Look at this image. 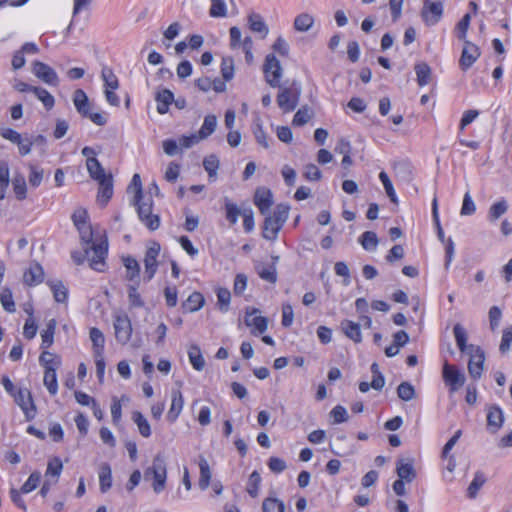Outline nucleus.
Returning a JSON list of instances; mask_svg holds the SVG:
<instances>
[{
	"mask_svg": "<svg viewBox=\"0 0 512 512\" xmlns=\"http://www.w3.org/2000/svg\"><path fill=\"white\" fill-rule=\"evenodd\" d=\"M290 207L286 204H278L272 215L265 217L263 237L274 241L289 216Z\"/></svg>",
	"mask_w": 512,
	"mask_h": 512,
	"instance_id": "1",
	"label": "nucleus"
},
{
	"mask_svg": "<svg viewBox=\"0 0 512 512\" xmlns=\"http://www.w3.org/2000/svg\"><path fill=\"white\" fill-rule=\"evenodd\" d=\"M144 478L149 480L153 478L152 488L156 494L161 493L165 489L167 479V468L164 457L157 454L152 465L144 471Z\"/></svg>",
	"mask_w": 512,
	"mask_h": 512,
	"instance_id": "2",
	"label": "nucleus"
},
{
	"mask_svg": "<svg viewBox=\"0 0 512 512\" xmlns=\"http://www.w3.org/2000/svg\"><path fill=\"white\" fill-rule=\"evenodd\" d=\"M132 204L137 207V213L140 221L151 231H154L160 226V217L158 214L153 213V200L151 196H145L139 199V202L132 201Z\"/></svg>",
	"mask_w": 512,
	"mask_h": 512,
	"instance_id": "3",
	"label": "nucleus"
},
{
	"mask_svg": "<svg viewBox=\"0 0 512 512\" xmlns=\"http://www.w3.org/2000/svg\"><path fill=\"white\" fill-rule=\"evenodd\" d=\"M85 253L89 261L90 267L98 272H103L106 268V256L108 253L107 239L101 240L99 243H93L91 247L85 248Z\"/></svg>",
	"mask_w": 512,
	"mask_h": 512,
	"instance_id": "4",
	"label": "nucleus"
},
{
	"mask_svg": "<svg viewBox=\"0 0 512 512\" xmlns=\"http://www.w3.org/2000/svg\"><path fill=\"white\" fill-rule=\"evenodd\" d=\"M113 328L116 341L121 345H126L130 341L133 332L129 316L124 312H115L113 314Z\"/></svg>",
	"mask_w": 512,
	"mask_h": 512,
	"instance_id": "5",
	"label": "nucleus"
},
{
	"mask_svg": "<svg viewBox=\"0 0 512 512\" xmlns=\"http://www.w3.org/2000/svg\"><path fill=\"white\" fill-rule=\"evenodd\" d=\"M32 73L35 75L43 83L57 87L60 83L59 76L57 72L48 64L36 60L32 63Z\"/></svg>",
	"mask_w": 512,
	"mask_h": 512,
	"instance_id": "6",
	"label": "nucleus"
},
{
	"mask_svg": "<svg viewBox=\"0 0 512 512\" xmlns=\"http://www.w3.org/2000/svg\"><path fill=\"white\" fill-rule=\"evenodd\" d=\"M468 372L473 379H479L484 371L485 353L479 346L470 345Z\"/></svg>",
	"mask_w": 512,
	"mask_h": 512,
	"instance_id": "7",
	"label": "nucleus"
},
{
	"mask_svg": "<svg viewBox=\"0 0 512 512\" xmlns=\"http://www.w3.org/2000/svg\"><path fill=\"white\" fill-rule=\"evenodd\" d=\"M263 72L266 77L267 83L271 87L280 86V78L282 77V67L280 61L274 54H268L263 66Z\"/></svg>",
	"mask_w": 512,
	"mask_h": 512,
	"instance_id": "8",
	"label": "nucleus"
},
{
	"mask_svg": "<svg viewBox=\"0 0 512 512\" xmlns=\"http://www.w3.org/2000/svg\"><path fill=\"white\" fill-rule=\"evenodd\" d=\"M161 247L158 242H151L146 250L144 257V279L150 281L158 268L157 257L159 256Z\"/></svg>",
	"mask_w": 512,
	"mask_h": 512,
	"instance_id": "9",
	"label": "nucleus"
},
{
	"mask_svg": "<svg viewBox=\"0 0 512 512\" xmlns=\"http://www.w3.org/2000/svg\"><path fill=\"white\" fill-rule=\"evenodd\" d=\"M443 380L451 393L457 391L465 383V375L455 366L445 362L442 371Z\"/></svg>",
	"mask_w": 512,
	"mask_h": 512,
	"instance_id": "10",
	"label": "nucleus"
},
{
	"mask_svg": "<svg viewBox=\"0 0 512 512\" xmlns=\"http://www.w3.org/2000/svg\"><path fill=\"white\" fill-rule=\"evenodd\" d=\"M14 400L21 408L27 420H32L36 416V407L32 399L30 390L27 388L19 389L14 395Z\"/></svg>",
	"mask_w": 512,
	"mask_h": 512,
	"instance_id": "11",
	"label": "nucleus"
},
{
	"mask_svg": "<svg viewBox=\"0 0 512 512\" xmlns=\"http://www.w3.org/2000/svg\"><path fill=\"white\" fill-rule=\"evenodd\" d=\"M443 15V5L441 2L424 0L421 16L428 26L437 24Z\"/></svg>",
	"mask_w": 512,
	"mask_h": 512,
	"instance_id": "12",
	"label": "nucleus"
},
{
	"mask_svg": "<svg viewBox=\"0 0 512 512\" xmlns=\"http://www.w3.org/2000/svg\"><path fill=\"white\" fill-rule=\"evenodd\" d=\"M299 91L290 88H284L277 96V104L280 109L287 113L293 111L299 103Z\"/></svg>",
	"mask_w": 512,
	"mask_h": 512,
	"instance_id": "13",
	"label": "nucleus"
},
{
	"mask_svg": "<svg viewBox=\"0 0 512 512\" xmlns=\"http://www.w3.org/2000/svg\"><path fill=\"white\" fill-rule=\"evenodd\" d=\"M463 41L464 47L459 60V66L463 71H467L477 61L481 53L475 44L468 40Z\"/></svg>",
	"mask_w": 512,
	"mask_h": 512,
	"instance_id": "14",
	"label": "nucleus"
},
{
	"mask_svg": "<svg viewBox=\"0 0 512 512\" xmlns=\"http://www.w3.org/2000/svg\"><path fill=\"white\" fill-rule=\"evenodd\" d=\"M254 204L257 206L261 214L266 215L273 205V195L271 190L265 187L257 188L254 195Z\"/></svg>",
	"mask_w": 512,
	"mask_h": 512,
	"instance_id": "15",
	"label": "nucleus"
},
{
	"mask_svg": "<svg viewBox=\"0 0 512 512\" xmlns=\"http://www.w3.org/2000/svg\"><path fill=\"white\" fill-rule=\"evenodd\" d=\"M244 322L246 326L253 327L259 334L267 330V318L259 315L258 309L247 311Z\"/></svg>",
	"mask_w": 512,
	"mask_h": 512,
	"instance_id": "16",
	"label": "nucleus"
},
{
	"mask_svg": "<svg viewBox=\"0 0 512 512\" xmlns=\"http://www.w3.org/2000/svg\"><path fill=\"white\" fill-rule=\"evenodd\" d=\"M44 279V271L40 264L32 263L23 274V281L28 286L40 284Z\"/></svg>",
	"mask_w": 512,
	"mask_h": 512,
	"instance_id": "17",
	"label": "nucleus"
},
{
	"mask_svg": "<svg viewBox=\"0 0 512 512\" xmlns=\"http://www.w3.org/2000/svg\"><path fill=\"white\" fill-rule=\"evenodd\" d=\"M504 415L499 406H490L487 413V426L493 432H497L503 425Z\"/></svg>",
	"mask_w": 512,
	"mask_h": 512,
	"instance_id": "18",
	"label": "nucleus"
},
{
	"mask_svg": "<svg viewBox=\"0 0 512 512\" xmlns=\"http://www.w3.org/2000/svg\"><path fill=\"white\" fill-rule=\"evenodd\" d=\"M315 23V17L308 13L302 12L298 14L293 21V28L300 33L308 32Z\"/></svg>",
	"mask_w": 512,
	"mask_h": 512,
	"instance_id": "19",
	"label": "nucleus"
},
{
	"mask_svg": "<svg viewBox=\"0 0 512 512\" xmlns=\"http://www.w3.org/2000/svg\"><path fill=\"white\" fill-rule=\"evenodd\" d=\"M396 472H397L399 479H402L407 483L412 482L414 480V478L416 477V472L413 467L412 460H408V461H404L402 459L399 460L397 462Z\"/></svg>",
	"mask_w": 512,
	"mask_h": 512,
	"instance_id": "20",
	"label": "nucleus"
},
{
	"mask_svg": "<svg viewBox=\"0 0 512 512\" xmlns=\"http://www.w3.org/2000/svg\"><path fill=\"white\" fill-rule=\"evenodd\" d=\"M184 400L180 391L172 393L171 406L167 413V420L171 423L175 422L183 409Z\"/></svg>",
	"mask_w": 512,
	"mask_h": 512,
	"instance_id": "21",
	"label": "nucleus"
},
{
	"mask_svg": "<svg viewBox=\"0 0 512 512\" xmlns=\"http://www.w3.org/2000/svg\"><path fill=\"white\" fill-rule=\"evenodd\" d=\"M453 334L458 349L463 353L470 352V345L467 344L468 333L460 323L454 325Z\"/></svg>",
	"mask_w": 512,
	"mask_h": 512,
	"instance_id": "22",
	"label": "nucleus"
},
{
	"mask_svg": "<svg viewBox=\"0 0 512 512\" xmlns=\"http://www.w3.org/2000/svg\"><path fill=\"white\" fill-rule=\"evenodd\" d=\"M341 329L343 333L355 343H360L362 341V334L358 323L350 320H343L341 322Z\"/></svg>",
	"mask_w": 512,
	"mask_h": 512,
	"instance_id": "23",
	"label": "nucleus"
},
{
	"mask_svg": "<svg viewBox=\"0 0 512 512\" xmlns=\"http://www.w3.org/2000/svg\"><path fill=\"white\" fill-rule=\"evenodd\" d=\"M90 340L93 345V352L95 357L103 356L104 345H105V337L103 333L96 327L90 329Z\"/></svg>",
	"mask_w": 512,
	"mask_h": 512,
	"instance_id": "24",
	"label": "nucleus"
},
{
	"mask_svg": "<svg viewBox=\"0 0 512 512\" xmlns=\"http://www.w3.org/2000/svg\"><path fill=\"white\" fill-rule=\"evenodd\" d=\"M155 100L157 102V111L160 114H165L168 111L169 105L174 100V95L170 90L163 89L157 92Z\"/></svg>",
	"mask_w": 512,
	"mask_h": 512,
	"instance_id": "25",
	"label": "nucleus"
},
{
	"mask_svg": "<svg viewBox=\"0 0 512 512\" xmlns=\"http://www.w3.org/2000/svg\"><path fill=\"white\" fill-rule=\"evenodd\" d=\"M249 28L256 33L262 34V37H266L269 33V28L263 20L262 16L256 13H252L248 16Z\"/></svg>",
	"mask_w": 512,
	"mask_h": 512,
	"instance_id": "26",
	"label": "nucleus"
},
{
	"mask_svg": "<svg viewBox=\"0 0 512 512\" xmlns=\"http://www.w3.org/2000/svg\"><path fill=\"white\" fill-rule=\"evenodd\" d=\"M73 103L77 111L82 116L88 115V110L90 109L89 100L86 93L82 89L75 90L73 94Z\"/></svg>",
	"mask_w": 512,
	"mask_h": 512,
	"instance_id": "27",
	"label": "nucleus"
},
{
	"mask_svg": "<svg viewBox=\"0 0 512 512\" xmlns=\"http://www.w3.org/2000/svg\"><path fill=\"white\" fill-rule=\"evenodd\" d=\"M87 170L89 172V175L91 178L95 179L96 181H103L104 179L109 178V175L107 176L104 172L103 167L99 163V161L96 158H89L86 161Z\"/></svg>",
	"mask_w": 512,
	"mask_h": 512,
	"instance_id": "28",
	"label": "nucleus"
},
{
	"mask_svg": "<svg viewBox=\"0 0 512 512\" xmlns=\"http://www.w3.org/2000/svg\"><path fill=\"white\" fill-rule=\"evenodd\" d=\"M188 357L191 365L197 371H201L205 366V360L202 356L200 347L197 344H191L188 349Z\"/></svg>",
	"mask_w": 512,
	"mask_h": 512,
	"instance_id": "29",
	"label": "nucleus"
},
{
	"mask_svg": "<svg viewBox=\"0 0 512 512\" xmlns=\"http://www.w3.org/2000/svg\"><path fill=\"white\" fill-rule=\"evenodd\" d=\"M199 469H200V478H199V487L201 490H206L211 481V470L208 464V461L200 456L199 458Z\"/></svg>",
	"mask_w": 512,
	"mask_h": 512,
	"instance_id": "30",
	"label": "nucleus"
},
{
	"mask_svg": "<svg viewBox=\"0 0 512 512\" xmlns=\"http://www.w3.org/2000/svg\"><path fill=\"white\" fill-rule=\"evenodd\" d=\"M124 266L127 270V279L130 281H136V284H139V277H140V265L138 261L133 257H126L123 260Z\"/></svg>",
	"mask_w": 512,
	"mask_h": 512,
	"instance_id": "31",
	"label": "nucleus"
},
{
	"mask_svg": "<svg viewBox=\"0 0 512 512\" xmlns=\"http://www.w3.org/2000/svg\"><path fill=\"white\" fill-rule=\"evenodd\" d=\"M99 185L98 201L105 205L113 194L112 176L109 175V178L99 181Z\"/></svg>",
	"mask_w": 512,
	"mask_h": 512,
	"instance_id": "32",
	"label": "nucleus"
},
{
	"mask_svg": "<svg viewBox=\"0 0 512 512\" xmlns=\"http://www.w3.org/2000/svg\"><path fill=\"white\" fill-rule=\"evenodd\" d=\"M39 362L45 370H48L49 367L53 368V370H57L61 366L60 356L49 351H43L40 354Z\"/></svg>",
	"mask_w": 512,
	"mask_h": 512,
	"instance_id": "33",
	"label": "nucleus"
},
{
	"mask_svg": "<svg viewBox=\"0 0 512 512\" xmlns=\"http://www.w3.org/2000/svg\"><path fill=\"white\" fill-rule=\"evenodd\" d=\"M100 490L105 493L112 486V472L108 463H103L99 471Z\"/></svg>",
	"mask_w": 512,
	"mask_h": 512,
	"instance_id": "34",
	"label": "nucleus"
},
{
	"mask_svg": "<svg viewBox=\"0 0 512 512\" xmlns=\"http://www.w3.org/2000/svg\"><path fill=\"white\" fill-rule=\"evenodd\" d=\"M48 285L53 293L54 300L58 303H65L68 298V289L60 281H49Z\"/></svg>",
	"mask_w": 512,
	"mask_h": 512,
	"instance_id": "35",
	"label": "nucleus"
},
{
	"mask_svg": "<svg viewBox=\"0 0 512 512\" xmlns=\"http://www.w3.org/2000/svg\"><path fill=\"white\" fill-rule=\"evenodd\" d=\"M256 271L262 280L272 284L276 283L278 277L277 270L274 265L267 266L264 264H259L256 266Z\"/></svg>",
	"mask_w": 512,
	"mask_h": 512,
	"instance_id": "36",
	"label": "nucleus"
},
{
	"mask_svg": "<svg viewBox=\"0 0 512 512\" xmlns=\"http://www.w3.org/2000/svg\"><path fill=\"white\" fill-rule=\"evenodd\" d=\"M204 297L199 292L192 293L183 304L184 309L188 312H196L200 310L204 305Z\"/></svg>",
	"mask_w": 512,
	"mask_h": 512,
	"instance_id": "37",
	"label": "nucleus"
},
{
	"mask_svg": "<svg viewBox=\"0 0 512 512\" xmlns=\"http://www.w3.org/2000/svg\"><path fill=\"white\" fill-rule=\"evenodd\" d=\"M33 94L37 97L39 101L42 102L43 106L47 110H51L54 107L55 99L53 95L46 89L37 86L35 89H33Z\"/></svg>",
	"mask_w": 512,
	"mask_h": 512,
	"instance_id": "38",
	"label": "nucleus"
},
{
	"mask_svg": "<svg viewBox=\"0 0 512 512\" xmlns=\"http://www.w3.org/2000/svg\"><path fill=\"white\" fill-rule=\"evenodd\" d=\"M415 72L419 86H425L429 83L431 77V69L427 63L421 62L416 64Z\"/></svg>",
	"mask_w": 512,
	"mask_h": 512,
	"instance_id": "39",
	"label": "nucleus"
},
{
	"mask_svg": "<svg viewBox=\"0 0 512 512\" xmlns=\"http://www.w3.org/2000/svg\"><path fill=\"white\" fill-rule=\"evenodd\" d=\"M508 210V203L505 199H501L500 201L494 203L488 212V219L491 222H495L498 220L503 214H505Z\"/></svg>",
	"mask_w": 512,
	"mask_h": 512,
	"instance_id": "40",
	"label": "nucleus"
},
{
	"mask_svg": "<svg viewBox=\"0 0 512 512\" xmlns=\"http://www.w3.org/2000/svg\"><path fill=\"white\" fill-rule=\"evenodd\" d=\"M43 383L51 395H56L58 391L56 370L50 367L48 370H45Z\"/></svg>",
	"mask_w": 512,
	"mask_h": 512,
	"instance_id": "41",
	"label": "nucleus"
},
{
	"mask_svg": "<svg viewBox=\"0 0 512 512\" xmlns=\"http://www.w3.org/2000/svg\"><path fill=\"white\" fill-rule=\"evenodd\" d=\"M55 329H56V320L55 319L49 320V322L46 325L45 330L41 334V338H42L41 347L42 348H45V349L49 348L53 344Z\"/></svg>",
	"mask_w": 512,
	"mask_h": 512,
	"instance_id": "42",
	"label": "nucleus"
},
{
	"mask_svg": "<svg viewBox=\"0 0 512 512\" xmlns=\"http://www.w3.org/2000/svg\"><path fill=\"white\" fill-rule=\"evenodd\" d=\"M217 126V118L214 115H208L204 118V122L199 130L198 136L201 137V139L207 138L209 135H211Z\"/></svg>",
	"mask_w": 512,
	"mask_h": 512,
	"instance_id": "43",
	"label": "nucleus"
},
{
	"mask_svg": "<svg viewBox=\"0 0 512 512\" xmlns=\"http://www.w3.org/2000/svg\"><path fill=\"white\" fill-rule=\"evenodd\" d=\"M132 419L137 425L139 433L143 437L148 438L151 435V428L147 419L142 415V413L139 411L133 412Z\"/></svg>",
	"mask_w": 512,
	"mask_h": 512,
	"instance_id": "44",
	"label": "nucleus"
},
{
	"mask_svg": "<svg viewBox=\"0 0 512 512\" xmlns=\"http://www.w3.org/2000/svg\"><path fill=\"white\" fill-rule=\"evenodd\" d=\"M486 478L481 471H477L472 482L467 489V496L471 499L475 498L480 488L485 484Z\"/></svg>",
	"mask_w": 512,
	"mask_h": 512,
	"instance_id": "45",
	"label": "nucleus"
},
{
	"mask_svg": "<svg viewBox=\"0 0 512 512\" xmlns=\"http://www.w3.org/2000/svg\"><path fill=\"white\" fill-rule=\"evenodd\" d=\"M101 78L104 81L105 89H118L119 81L111 68L104 67L101 71Z\"/></svg>",
	"mask_w": 512,
	"mask_h": 512,
	"instance_id": "46",
	"label": "nucleus"
},
{
	"mask_svg": "<svg viewBox=\"0 0 512 512\" xmlns=\"http://www.w3.org/2000/svg\"><path fill=\"white\" fill-rule=\"evenodd\" d=\"M253 134H254V137H255L257 143H259L265 149L269 148L268 137H267L266 133L264 132L263 125L259 118H257L254 121Z\"/></svg>",
	"mask_w": 512,
	"mask_h": 512,
	"instance_id": "47",
	"label": "nucleus"
},
{
	"mask_svg": "<svg viewBox=\"0 0 512 512\" xmlns=\"http://www.w3.org/2000/svg\"><path fill=\"white\" fill-rule=\"evenodd\" d=\"M360 243L365 250L372 251L378 246V237L373 231H366L360 237Z\"/></svg>",
	"mask_w": 512,
	"mask_h": 512,
	"instance_id": "48",
	"label": "nucleus"
},
{
	"mask_svg": "<svg viewBox=\"0 0 512 512\" xmlns=\"http://www.w3.org/2000/svg\"><path fill=\"white\" fill-rule=\"evenodd\" d=\"M284 510V503L277 498L269 497L264 499L262 503L263 512H284Z\"/></svg>",
	"mask_w": 512,
	"mask_h": 512,
	"instance_id": "49",
	"label": "nucleus"
},
{
	"mask_svg": "<svg viewBox=\"0 0 512 512\" xmlns=\"http://www.w3.org/2000/svg\"><path fill=\"white\" fill-rule=\"evenodd\" d=\"M63 470V464L59 457H53L48 461L47 469H46V476H52L58 479L61 472ZM57 480L54 481L56 483Z\"/></svg>",
	"mask_w": 512,
	"mask_h": 512,
	"instance_id": "50",
	"label": "nucleus"
},
{
	"mask_svg": "<svg viewBox=\"0 0 512 512\" xmlns=\"http://www.w3.org/2000/svg\"><path fill=\"white\" fill-rule=\"evenodd\" d=\"M128 192H133L134 197L132 201L139 202V199L145 197L142 190V182L139 174H134L132 180L128 186Z\"/></svg>",
	"mask_w": 512,
	"mask_h": 512,
	"instance_id": "51",
	"label": "nucleus"
},
{
	"mask_svg": "<svg viewBox=\"0 0 512 512\" xmlns=\"http://www.w3.org/2000/svg\"><path fill=\"white\" fill-rule=\"evenodd\" d=\"M225 211L226 218L231 224H235L238 220V217L242 216V211L237 207L236 204L232 203L229 199H225Z\"/></svg>",
	"mask_w": 512,
	"mask_h": 512,
	"instance_id": "52",
	"label": "nucleus"
},
{
	"mask_svg": "<svg viewBox=\"0 0 512 512\" xmlns=\"http://www.w3.org/2000/svg\"><path fill=\"white\" fill-rule=\"evenodd\" d=\"M260 483V474L257 471H253L249 476L247 484V492L251 497L255 498L258 496Z\"/></svg>",
	"mask_w": 512,
	"mask_h": 512,
	"instance_id": "53",
	"label": "nucleus"
},
{
	"mask_svg": "<svg viewBox=\"0 0 512 512\" xmlns=\"http://www.w3.org/2000/svg\"><path fill=\"white\" fill-rule=\"evenodd\" d=\"M313 113L311 109L307 106L300 108L293 118V125L295 126H303L311 119Z\"/></svg>",
	"mask_w": 512,
	"mask_h": 512,
	"instance_id": "54",
	"label": "nucleus"
},
{
	"mask_svg": "<svg viewBox=\"0 0 512 512\" xmlns=\"http://www.w3.org/2000/svg\"><path fill=\"white\" fill-rule=\"evenodd\" d=\"M397 395L403 401H410L415 397V389L409 382H402L397 387Z\"/></svg>",
	"mask_w": 512,
	"mask_h": 512,
	"instance_id": "55",
	"label": "nucleus"
},
{
	"mask_svg": "<svg viewBox=\"0 0 512 512\" xmlns=\"http://www.w3.org/2000/svg\"><path fill=\"white\" fill-rule=\"evenodd\" d=\"M0 302L7 312L13 313L15 311V303L10 289L4 288L2 290L0 294Z\"/></svg>",
	"mask_w": 512,
	"mask_h": 512,
	"instance_id": "56",
	"label": "nucleus"
},
{
	"mask_svg": "<svg viewBox=\"0 0 512 512\" xmlns=\"http://www.w3.org/2000/svg\"><path fill=\"white\" fill-rule=\"evenodd\" d=\"M41 480V473L39 471H34L30 474L27 481L22 485L21 492L22 493H30L34 489L37 488Z\"/></svg>",
	"mask_w": 512,
	"mask_h": 512,
	"instance_id": "57",
	"label": "nucleus"
},
{
	"mask_svg": "<svg viewBox=\"0 0 512 512\" xmlns=\"http://www.w3.org/2000/svg\"><path fill=\"white\" fill-rule=\"evenodd\" d=\"M221 74L225 81H230L234 76V61L231 57L222 58Z\"/></svg>",
	"mask_w": 512,
	"mask_h": 512,
	"instance_id": "58",
	"label": "nucleus"
},
{
	"mask_svg": "<svg viewBox=\"0 0 512 512\" xmlns=\"http://www.w3.org/2000/svg\"><path fill=\"white\" fill-rule=\"evenodd\" d=\"M13 190L18 200L26 198V182L23 176L19 175L13 179Z\"/></svg>",
	"mask_w": 512,
	"mask_h": 512,
	"instance_id": "59",
	"label": "nucleus"
},
{
	"mask_svg": "<svg viewBox=\"0 0 512 512\" xmlns=\"http://www.w3.org/2000/svg\"><path fill=\"white\" fill-rule=\"evenodd\" d=\"M231 300V293L226 288H219L217 291V301L222 312H227Z\"/></svg>",
	"mask_w": 512,
	"mask_h": 512,
	"instance_id": "60",
	"label": "nucleus"
},
{
	"mask_svg": "<svg viewBox=\"0 0 512 512\" xmlns=\"http://www.w3.org/2000/svg\"><path fill=\"white\" fill-rule=\"evenodd\" d=\"M209 14L214 18L226 17L227 7L224 0H213Z\"/></svg>",
	"mask_w": 512,
	"mask_h": 512,
	"instance_id": "61",
	"label": "nucleus"
},
{
	"mask_svg": "<svg viewBox=\"0 0 512 512\" xmlns=\"http://www.w3.org/2000/svg\"><path fill=\"white\" fill-rule=\"evenodd\" d=\"M128 299H129V305L132 308H138V307H142L144 305V302L142 301L141 296L138 293L137 284L129 286Z\"/></svg>",
	"mask_w": 512,
	"mask_h": 512,
	"instance_id": "62",
	"label": "nucleus"
},
{
	"mask_svg": "<svg viewBox=\"0 0 512 512\" xmlns=\"http://www.w3.org/2000/svg\"><path fill=\"white\" fill-rule=\"evenodd\" d=\"M512 344V326L506 327L503 330L499 350L501 353H506L510 350Z\"/></svg>",
	"mask_w": 512,
	"mask_h": 512,
	"instance_id": "63",
	"label": "nucleus"
},
{
	"mask_svg": "<svg viewBox=\"0 0 512 512\" xmlns=\"http://www.w3.org/2000/svg\"><path fill=\"white\" fill-rule=\"evenodd\" d=\"M203 166L209 176L214 177L219 168V160L215 155H210L204 159Z\"/></svg>",
	"mask_w": 512,
	"mask_h": 512,
	"instance_id": "64",
	"label": "nucleus"
}]
</instances>
